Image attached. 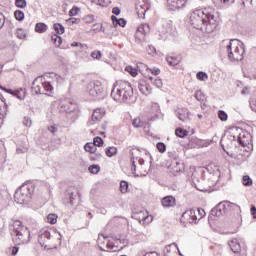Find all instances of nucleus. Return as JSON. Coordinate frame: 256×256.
Wrapping results in <instances>:
<instances>
[{
  "instance_id": "6ab92c4d",
  "label": "nucleus",
  "mask_w": 256,
  "mask_h": 256,
  "mask_svg": "<svg viewBox=\"0 0 256 256\" xmlns=\"http://www.w3.org/2000/svg\"><path fill=\"white\" fill-rule=\"evenodd\" d=\"M166 61L170 67H175L181 63V59L175 55H169L166 57Z\"/></svg>"
},
{
  "instance_id": "bb28decb",
  "label": "nucleus",
  "mask_w": 256,
  "mask_h": 256,
  "mask_svg": "<svg viewBox=\"0 0 256 256\" xmlns=\"http://www.w3.org/2000/svg\"><path fill=\"white\" fill-rule=\"evenodd\" d=\"M149 81L155 85L158 89L163 87V80L161 78H153L152 76L148 77Z\"/></svg>"
},
{
  "instance_id": "72a5a7b5",
  "label": "nucleus",
  "mask_w": 256,
  "mask_h": 256,
  "mask_svg": "<svg viewBox=\"0 0 256 256\" xmlns=\"http://www.w3.org/2000/svg\"><path fill=\"white\" fill-rule=\"evenodd\" d=\"M196 78L198 79V81H207V79H209V76L207 75V73L200 71L196 74Z\"/></svg>"
},
{
  "instance_id": "7c9ffc66",
  "label": "nucleus",
  "mask_w": 256,
  "mask_h": 256,
  "mask_svg": "<svg viewBox=\"0 0 256 256\" xmlns=\"http://www.w3.org/2000/svg\"><path fill=\"white\" fill-rule=\"evenodd\" d=\"M133 218L137 221H147V216H145V213L143 211H140L139 213H134Z\"/></svg>"
},
{
  "instance_id": "39448f33",
  "label": "nucleus",
  "mask_w": 256,
  "mask_h": 256,
  "mask_svg": "<svg viewBox=\"0 0 256 256\" xmlns=\"http://www.w3.org/2000/svg\"><path fill=\"white\" fill-rule=\"evenodd\" d=\"M34 192L35 186L31 183H25L16 190L14 194V201L19 205H25V203H29V201H31V197H33Z\"/></svg>"
},
{
  "instance_id": "680f3d73",
  "label": "nucleus",
  "mask_w": 256,
  "mask_h": 256,
  "mask_svg": "<svg viewBox=\"0 0 256 256\" xmlns=\"http://www.w3.org/2000/svg\"><path fill=\"white\" fill-rule=\"evenodd\" d=\"M150 71L152 75H159V73H161V70L159 68H152Z\"/></svg>"
},
{
  "instance_id": "cd10ccee",
  "label": "nucleus",
  "mask_w": 256,
  "mask_h": 256,
  "mask_svg": "<svg viewBox=\"0 0 256 256\" xmlns=\"http://www.w3.org/2000/svg\"><path fill=\"white\" fill-rule=\"evenodd\" d=\"M53 29L57 33V35H63V33H65V27L61 25V23H55L53 25Z\"/></svg>"
},
{
  "instance_id": "f03ea898",
  "label": "nucleus",
  "mask_w": 256,
  "mask_h": 256,
  "mask_svg": "<svg viewBox=\"0 0 256 256\" xmlns=\"http://www.w3.org/2000/svg\"><path fill=\"white\" fill-rule=\"evenodd\" d=\"M111 97L118 103H129L133 98L131 83L123 80L116 81L111 91Z\"/></svg>"
},
{
  "instance_id": "7ed1b4c3",
  "label": "nucleus",
  "mask_w": 256,
  "mask_h": 256,
  "mask_svg": "<svg viewBox=\"0 0 256 256\" xmlns=\"http://www.w3.org/2000/svg\"><path fill=\"white\" fill-rule=\"evenodd\" d=\"M14 236L13 242L15 245H27L31 241V232L29 228L23 225L20 220L13 221Z\"/></svg>"
},
{
  "instance_id": "4468645a",
  "label": "nucleus",
  "mask_w": 256,
  "mask_h": 256,
  "mask_svg": "<svg viewBox=\"0 0 256 256\" xmlns=\"http://www.w3.org/2000/svg\"><path fill=\"white\" fill-rule=\"evenodd\" d=\"M161 204L166 208L175 207L177 205V200L173 196H165L162 199Z\"/></svg>"
},
{
  "instance_id": "c756f323",
  "label": "nucleus",
  "mask_w": 256,
  "mask_h": 256,
  "mask_svg": "<svg viewBox=\"0 0 256 256\" xmlns=\"http://www.w3.org/2000/svg\"><path fill=\"white\" fill-rule=\"evenodd\" d=\"M89 173H92V175H97L99 171H101V166L99 164H93L88 167Z\"/></svg>"
},
{
  "instance_id": "473e14b6",
  "label": "nucleus",
  "mask_w": 256,
  "mask_h": 256,
  "mask_svg": "<svg viewBox=\"0 0 256 256\" xmlns=\"http://www.w3.org/2000/svg\"><path fill=\"white\" fill-rule=\"evenodd\" d=\"M174 245L176 247L177 250H179V246H177V243H172L170 245H167L165 248H164V253L166 256H169V253H171V246ZM179 252V255H183L181 254V251H178Z\"/></svg>"
},
{
  "instance_id": "2eb2a0df",
  "label": "nucleus",
  "mask_w": 256,
  "mask_h": 256,
  "mask_svg": "<svg viewBox=\"0 0 256 256\" xmlns=\"http://www.w3.org/2000/svg\"><path fill=\"white\" fill-rule=\"evenodd\" d=\"M51 239V232L45 230L43 233H41L38 237V242L41 245V247L47 248V244L45 242L49 241Z\"/></svg>"
},
{
  "instance_id": "f257e3e1",
  "label": "nucleus",
  "mask_w": 256,
  "mask_h": 256,
  "mask_svg": "<svg viewBox=\"0 0 256 256\" xmlns=\"http://www.w3.org/2000/svg\"><path fill=\"white\" fill-rule=\"evenodd\" d=\"M190 25L202 33H215L219 22L215 19V8L206 7L194 10L190 15Z\"/></svg>"
},
{
  "instance_id": "58836bf2",
  "label": "nucleus",
  "mask_w": 256,
  "mask_h": 256,
  "mask_svg": "<svg viewBox=\"0 0 256 256\" xmlns=\"http://www.w3.org/2000/svg\"><path fill=\"white\" fill-rule=\"evenodd\" d=\"M92 144L96 147H103V138L102 137H94Z\"/></svg>"
},
{
  "instance_id": "79ce46f5",
  "label": "nucleus",
  "mask_w": 256,
  "mask_h": 256,
  "mask_svg": "<svg viewBox=\"0 0 256 256\" xmlns=\"http://www.w3.org/2000/svg\"><path fill=\"white\" fill-rule=\"evenodd\" d=\"M125 71H127V73L132 77H137V69L133 68V66H126Z\"/></svg>"
},
{
  "instance_id": "bf43d9fd",
  "label": "nucleus",
  "mask_w": 256,
  "mask_h": 256,
  "mask_svg": "<svg viewBox=\"0 0 256 256\" xmlns=\"http://www.w3.org/2000/svg\"><path fill=\"white\" fill-rule=\"evenodd\" d=\"M147 51H148V55H155V47L150 45L148 46Z\"/></svg>"
},
{
  "instance_id": "9b49d317",
  "label": "nucleus",
  "mask_w": 256,
  "mask_h": 256,
  "mask_svg": "<svg viewBox=\"0 0 256 256\" xmlns=\"http://www.w3.org/2000/svg\"><path fill=\"white\" fill-rule=\"evenodd\" d=\"M58 109L60 113H73L75 111V104L70 100H64L59 103Z\"/></svg>"
},
{
  "instance_id": "5701e85b",
  "label": "nucleus",
  "mask_w": 256,
  "mask_h": 256,
  "mask_svg": "<svg viewBox=\"0 0 256 256\" xmlns=\"http://www.w3.org/2000/svg\"><path fill=\"white\" fill-rule=\"evenodd\" d=\"M48 29L49 27L47 26V24L42 22L36 23L35 25L36 33H45Z\"/></svg>"
},
{
  "instance_id": "37998d69",
  "label": "nucleus",
  "mask_w": 256,
  "mask_h": 256,
  "mask_svg": "<svg viewBox=\"0 0 256 256\" xmlns=\"http://www.w3.org/2000/svg\"><path fill=\"white\" fill-rule=\"evenodd\" d=\"M47 222L50 223V225H55V223H57V215L49 214L47 216Z\"/></svg>"
},
{
  "instance_id": "0eeeda50",
  "label": "nucleus",
  "mask_w": 256,
  "mask_h": 256,
  "mask_svg": "<svg viewBox=\"0 0 256 256\" xmlns=\"http://www.w3.org/2000/svg\"><path fill=\"white\" fill-rule=\"evenodd\" d=\"M236 130L238 131V136L229 134L227 136L228 141H237L242 147H247L251 143V133L241 128H236Z\"/></svg>"
},
{
  "instance_id": "09e8293b",
  "label": "nucleus",
  "mask_w": 256,
  "mask_h": 256,
  "mask_svg": "<svg viewBox=\"0 0 256 256\" xmlns=\"http://www.w3.org/2000/svg\"><path fill=\"white\" fill-rule=\"evenodd\" d=\"M16 36L18 37V39H25V37H27V35L25 34V31H23V29L21 28L17 29Z\"/></svg>"
},
{
  "instance_id": "a19ab883",
  "label": "nucleus",
  "mask_w": 256,
  "mask_h": 256,
  "mask_svg": "<svg viewBox=\"0 0 256 256\" xmlns=\"http://www.w3.org/2000/svg\"><path fill=\"white\" fill-rule=\"evenodd\" d=\"M132 125L136 129H139L140 127H145V122L141 121V119L138 118V119H134Z\"/></svg>"
},
{
  "instance_id": "6e6552de",
  "label": "nucleus",
  "mask_w": 256,
  "mask_h": 256,
  "mask_svg": "<svg viewBox=\"0 0 256 256\" xmlns=\"http://www.w3.org/2000/svg\"><path fill=\"white\" fill-rule=\"evenodd\" d=\"M233 207H237V205L229 201L220 202L216 207L211 210V215L213 217H221V215H224V213H229V211L233 209Z\"/></svg>"
},
{
  "instance_id": "5fc2aeb1",
  "label": "nucleus",
  "mask_w": 256,
  "mask_h": 256,
  "mask_svg": "<svg viewBox=\"0 0 256 256\" xmlns=\"http://www.w3.org/2000/svg\"><path fill=\"white\" fill-rule=\"evenodd\" d=\"M140 256H159V254L157 252H145V251H142L140 253Z\"/></svg>"
},
{
  "instance_id": "f3484780",
  "label": "nucleus",
  "mask_w": 256,
  "mask_h": 256,
  "mask_svg": "<svg viewBox=\"0 0 256 256\" xmlns=\"http://www.w3.org/2000/svg\"><path fill=\"white\" fill-rule=\"evenodd\" d=\"M182 217H184V219H187V217H189V223L197 222V215L195 214V210H187L186 212L183 213Z\"/></svg>"
},
{
  "instance_id": "c9c22d12",
  "label": "nucleus",
  "mask_w": 256,
  "mask_h": 256,
  "mask_svg": "<svg viewBox=\"0 0 256 256\" xmlns=\"http://www.w3.org/2000/svg\"><path fill=\"white\" fill-rule=\"evenodd\" d=\"M195 99H197V101H200V103H203V101H205V94H203L201 90H197L195 92Z\"/></svg>"
},
{
  "instance_id": "052dcab7",
  "label": "nucleus",
  "mask_w": 256,
  "mask_h": 256,
  "mask_svg": "<svg viewBox=\"0 0 256 256\" xmlns=\"http://www.w3.org/2000/svg\"><path fill=\"white\" fill-rule=\"evenodd\" d=\"M112 13H113L114 15H121V9H120L119 7H114V8L112 9Z\"/></svg>"
},
{
  "instance_id": "13d9d810",
  "label": "nucleus",
  "mask_w": 256,
  "mask_h": 256,
  "mask_svg": "<svg viewBox=\"0 0 256 256\" xmlns=\"http://www.w3.org/2000/svg\"><path fill=\"white\" fill-rule=\"evenodd\" d=\"M4 26H5V15H3V13L0 12V29H3Z\"/></svg>"
},
{
  "instance_id": "20e7f679",
  "label": "nucleus",
  "mask_w": 256,
  "mask_h": 256,
  "mask_svg": "<svg viewBox=\"0 0 256 256\" xmlns=\"http://www.w3.org/2000/svg\"><path fill=\"white\" fill-rule=\"evenodd\" d=\"M226 51L230 61H243V55H245V44L237 39H232L226 46Z\"/></svg>"
},
{
  "instance_id": "6e6d98bb",
  "label": "nucleus",
  "mask_w": 256,
  "mask_h": 256,
  "mask_svg": "<svg viewBox=\"0 0 256 256\" xmlns=\"http://www.w3.org/2000/svg\"><path fill=\"white\" fill-rule=\"evenodd\" d=\"M194 186H195V189H197V191H202V192L207 191V188H206L205 186H203V185L196 184V183L194 182Z\"/></svg>"
},
{
  "instance_id": "423d86ee",
  "label": "nucleus",
  "mask_w": 256,
  "mask_h": 256,
  "mask_svg": "<svg viewBox=\"0 0 256 256\" xmlns=\"http://www.w3.org/2000/svg\"><path fill=\"white\" fill-rule=\"evenodd\" d=\"M32 91H34L36 95H46L53 91V85H51L50 81H46L43 76H38L32 82Z\"/></svg>"
},
{
  "instance_id": "0e129e2a",
  "label": "nucleus",
  "mask_w": 256,
  "mask_h": 256,
  "mask_svg": "<svg viewBox=\"0 0 256 256\" xmlns=\"http://www.w3.org/2000/svg\"><path fill=\"white\" fill-rule=\"evenodd\" d=\"M197 213L200 215V219L202 217H205V210L204 209L198 208Z\"/></svg>"
},
{
  "instance_id": "e2e57ef3",
  "label": "nucleus",
  "mask_w": 256,
  "mask_h": 256,
  "mask_svg": "<svg viewBox=\"0 0 256 256\" xmlns=\"http://www.w3.org/2000/svg\"><path fill=\"white\" fill-rule=\"evenodd\" d=\"M101 29H103V25H101V24H95L93 26L94 31H101Z\"/></svg>"
},
{
  "instance_id": "2f4dec72",
  "label": "nucleus",
  "mask_w": 256,
  "mask_h": 256,
  "mask_svg": "<svg viewBox=\"0 0 256 256\" xmlns=\"http://www.w3.org/2000/svg\"><path fill=\"white\" fill-rule=\"evenodd\" d=\"M242 183L245 187H251V185H253V179L247 175L243 176Z\"/></svg>"
},
{
  "instance_id": "69168bd1",
  "label": "nucleus",
  "mask_w": 256,
  "mask_h": 256,
  "mask_svg": "<svg viewBox=\"0 0 256 256\" xmlns=\"http://www.w3.org/2000/svg\"><path fill=\"white\" fill-rule=\"evenodd\" d=\"M250 213L251 215L254 217V219H256V207L252 206L250 209Z\"/></svg>"
},
{
  "instance_id": "4d7b16f0",
  "label": "nucleus",
  "mask_w": 256,
  "mask_h": 256,
  "mask_svg": "<svg viewBox=\"0 0 256 256\" xmlns=\"http://www.w3.org/2000/svg\"><path fill=\"white\" fill-rule=\"evenodd\" d=\"M116 25H119L120 27H125V25H127V21L125 20V18H119Z\"/></svg>"
},
{
  "instance_id": "ea45409f",
  "label": "nucleus",
  "mask_w": 256,
  "mask_h": 256,
  "mask_svg": "<svg viewBox=\"0 0 256 256\" xmlns=\"http://www.w3.org/2000/svg\"><path fill=\"white\" fill-rule=\"evenodd\" d=\"M15 5L19 9H25L27 7V0H15Z\"/></svg>"
},
{
  "instance_id": "a211bd4d",
  "label": "nucleus",
  "mask_w": 256,
  "mask_h": 256,
  "mask_svg": "<svg viewBox=\"0 0 256 256\" xmlns=\"http://www.w3.org/2000/svg\"><path fill=\"white\" fill-rule=\"evenodd\" d=\"M229 247L233 253H240L241 252V243H239V240L237 238H234L229 243Z\"/></svg>"
},
{
  "instance_id": "3c124183",
  "label": "nucleus",
  "mask_w": 256,
  "mask_h": 256,
  "mask_svg": "<svg viewBox=\"0 0 256 256\" xmlns=\"http://www.w3.org/2000/svg\"><path fill=\"white\" fill-rule=\"evenodd\" d=\"M91 57H92V59H97V60H99V59H101V57H103V55L101 54V51L95 50V51H93V52L91 53Z\"/></svg>"
},
{
  "instance_id": "1a4fd4ad",
  "label": "nucleus",
  "mask_w": 256,
  "mask_h": 256,
  "mask_svg": "<svg viewBox=\"0 0 256 256\" xmlns=\"http://www.w3.org/2000/svg\"><path fill=\"white\" fill-rule=\"evenodd\" d=\"M87 92L91 97H101L103 95V84L100 81H92L87 85Z\"/></svg>"
},
{
  "instance_id": "de8ad7c7",
  "label": "nucleus",
  "mask_w": 256,
  "mask_h": 256,
  "mask_svg": "<svg viewBox=\"0 0 256 256\" xmlns=\"http://www.w3.org/2000/svg\"><path fill=\"white\" fill-rule=\"evenodd\" d=\"M66 23H68V25H79V23H81V19L69 18L68 20H66Z\"/></svg>"
},
{
  "instance_id": "338daca9",
  "label": "nucleus",
  "mask_w": 256,
  "mask_h": 256,
  "mask_svg": "<svg viewBox=\"0 0 256 256\" xmlns=\"http://www.w3.org/2000/svg\"><path fill=\"white\" fill-rule=\"evenodd\" d=\"M17 253H19V246H14L12 248V255H17Z\"/></svg>"
},
{
  "instance_id": "c03bdc74",
  "label": "nucleus",
  "mask_w": 256,
  "mask_h": 256,
  "mask_svg": "<svg viewBox=\"0 0 256 256\" xmlns=\"http://www.w3.org/2000/svg\"><path fill=\"white\" fill-rule=\"evenodd\" d=\"M156 147L160 153H165L167 151V146L163 142H158Z\"/></svg>"
},
{
  "instance_id": "774afa93",
  "label": "nucleus",
  "mask_w": 256,
  "mask_h": 256,
  "mask_svg": "<svg viewBox=\"0 0 256 256\" xmlns=\"http://www.w3.org/2000/svg\"><path fill=\"white\" fill-rule=\"evenodd\" d=\"M48 131H50V133H57V127H55V126H49V127H48Z\"/></svg>"
},
{
  "instance_id": "393cba45",
  "label": "nucleus",
  "mask_w": 256,
  "mask_h": 256,
  "mask_svg": "<svg viewBox=\"0 0 256 256\" xmlns=\"http://www.w3.org/2000/svg\"><path fill=\"white\" fill-rule=\"evenodd\" d=\"M84 149L87 153H97V147L93 142H88L84 145Z\"/></svg>"
},
{
  "instance_id": "f8f14e48",
  "label": "nucleus",
  "mask_w": 256,
  "mask_h": 256,
  "mask_svg": "<svg viewBox=\"0 0 256 256\" xmlns=\"http://www.w3.org/2000/svg\"><path fill=\"white\" fill-rule=\"evenodd\" d=\"M138 89L142 95H151V85H149L147 80H140L138 82Z\"/></svg>"
},
{
  "instance_id": "9d476101",
  "label": "nucleus",
  "mask_w": 256,
  "mask_h": 256,
  "mask_svg": "<svg viewBox=\"0 0 256 256\" xmlns=\"http://www.w3.org/2000/svg\"><path fill=\"white\" fill-rule=\"evenodd\" d=\"M77 199H79V192L68 190L64 195L63 203L66 207H73L77 203Z\"/></svg>"
},
{
  "instance_id": "a878e982",
  "label": "nucleus",
  "mask_w": 256,
  "mask_h": 256,
  "mask_svg": "<svg viewBox=\"0 0 256 256\" xmlns=\"http://www.w3.org/2000/svg\"><path fill=\"white\" fill-rule=\"evenodd\" d=\"M176 137H180V139H185L187 135H189V131L183 129V128H176L175 130Z\"/></svg>"
},
{
  "instance_id": "4be33fe9",
  "label": "nucleus",
  "mask_w": 256,
  "mask_h": 256,
  "mask_svg": "<svg viewBox=\"0 0 256 256\" xmlns=\"http://www.w3.org/2000/svg\"><path fill=\"white\" fill-rule=\"evenodd\" d=\"M138 33L136 34V37H139V33L142 35H147L149 31H151V28L149 27V24H142L140 27L137 29Z\"/></svg>"
},
{
  "instance_id": "f704fd0d",
  "label": "nucleus",
  "mask_w": 256,
  "mask_h": 256,
  "mask_svg": "<svg viewBox=\"0 0 256 256\" xmlns=\"http://www.w3.org/2000/svg\"><path fill=\"white\" fill-rule=\"evenodd\" d=\"M14 16L17 21H23L25 19V13L21 10H16Z\"/></svg>"
},
{
  "instance_id": "b1692460",
  "label": "nucleus",
  "mask_w": 256,
  "mask_h": 256,
  "mask_svg": "<svg viewBox=\"0 0 256 256\" xmlns=\"http://www.w3.org/2000/svg\"><path fill=\"white\" fill-rule=\"evenodd\" d=\"M51 41L55 45V47H61L63 43V38H61V36H59L58 34H53L51 36Z\"/></svg>"
},
{
  "instance_id": "dca6fc26",
  "label": "nucleus",
  "mask_w": 256,
  "mask_h": 256,
  "mask_svg": "<svg viewBox=\"0 0 256 256\" xmlns=\"http://www.w3.org/2000/svg\"><path fill=\"white\" fill-rule=\"evenodd\" d=\"M176 116L180 121H187V119H189V110H187V108H178Z\"/></svg>"
},
{
  "instance_id": "49530a36",
  "label": "nucleus",
  "mask_w": 256,
  "mask_h": 256,
  "mask_svg": "<svg viewBox=\"0 0 256 256\" xmlns=\"http://www.w3.org/2000/svg\"><path fill=\"white\" fill-rule=\"evenodd\" d=\"M83 21L87 24H91L93 21H95V15L89 14L83 18Z\"/></svg>"
},
{
  "instance_id": "8fccbe9b",
  "label": "nucleus",
  "mask_w": 256,
  "mask_h": 256,
  "mask_svg": "<svg viewBox=\"0 0 256 256\" xmlns=\"http://www.w3.org/2000/svg\"><path fill=\"white\" fill-rule=\"evenodd\" d=\"M27 151H29V148H27V146H22V147L16 148V153L18 155H23V153H27Z\"/></svg>"
},
{
  "instance_id": "a18cd8bd",
  "label": "nucleus",
  "mask_w": 256,
  "mask_h": 256,
  "mask_svg": "<svg viewBox=\"0 0 256 256\" xmlns=\"http://www.w3.org/2000/svg\"><path fill=\"white\" fill-rule=\"evenodd\" d=\"M71 47H80V49H81L82 51H87V49H89V47L87 46V44H81V43H79V42H73V43L71 44Z\"/></svg>"
},
{
  "instance_id": "4c0bfd02",
  "label": "nucleus",
  "mask_w": 256,
  "mask_h": 256,
  "mask_svg": "<svg viewBox=\"0 0 256 256\" xmlns=\"http://www.w3.org/2000/svg\"><path fill=\"white\" fill-rule=\"evenodd\" d=\"M128 189H129V182L121 181L120 182V191H121V193H127Z\"/></svg>"
},
{
  "instance_id": "603ef678",
  "label": "nucleus",
  "mask_w": 256,
  "mask_h": 256,
  "mask_svg": "<svg viewBox=\"0 0 256 256\" xmlns=\"http://www.w3.org/2000/svg\"><path fill=\"white\" fill-rule=\"evenodd\" d=\"M23 125H25V127H31V125H33V122L31 121V118L24 117Z\"/></svg>"
},
{
  "instance_id": "412c9836",
  "label": "nucleus",
  "mask_w": 256,
  "mask_h": 256,
  "mask_svg": "<svg viewBox=\"0 0 256 256\" xmlns=\"http://www.w3.org/2000/svg\"><path fill=\"white\" fill-rule=\"evenodd\" d=\"M26 93H27V90L20 88V89L14 90L12 95L13 97H16L17 99H19L20 101H23V99H25Z\"/></svg>"
},
{
  "instance_id": "aec40b11",
  "label": "nucleus",
  "mask_w": 256,
  "mask_h": 256,
  "mask_svg": "<svg viewBox=\"0 0 256 256\" xmlns=\"http://www.w3.org/2000/svg\"><path fill=\"white\" fill-rule=\"evenodd\" d=\"M105 116V111L97 108L92 113V121H101L103 117Z\"/></svg>"
},
{
  "instance_id": "ddd939ff",
  "label": "nucleus",
  "mask_w": 256,
  "mask_h": 256,
  "mask_svg": "<svg viewBox=\"0 0 256 256\" xmlns=\"http://www.w3.org/2000/svg\"><path fill=\"white\" fill-rule=\"evenodd\" d=\"M167 3L171 6L172 11H176V9H182L187 4V0H167Z\"/></svg>"
},
{
  "instance_id": "864d4df0",
  "label": "nucleus",
  "mask_w": 256,
  "mask_h": 256,
  "mask_svg": "<svg viewBox=\"0 0 256 256\" xmlns=\"http://www.w3.org/2000/svg\"><path fill=\"white\" fill-rule=\"evenodd\" d=\"M79 14V8L73 7L70 11H69V15L70 17H75V15Z\"/></svg>"
},
{
  "instance_id": "e433bc0d",
  "label": "nucleus",
  "mask_w": 256,
  "mask_h": 256,
  "mask_svg": "<svg viewBox=\"0 0 256 256\" xmlns=\"http://www.w3.org/2000/svg\"><path fill=\"white\" fill-rule=\"evenodd\" d=\"M218 118L220 119V121H227L229 119V115H227V112H225L224 110H219Z\"/></svg>"
},
{
  "instance_id": "c85d7f7f",
  "label": "nucleus",
  "mask_w": 256,
  "mask_h": 256,
  "mask_svg": "<svg viewBox=\"0 0 256 256\" xmlns=\"http://www.w3.org/2000/svg\"><path fill=\"white\" fill-rule=\"evenodd\" d=\"M105 153L108 157H115V155H117V147L110 146L106 148Z\"/></svg>"
}]
</instances>
